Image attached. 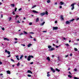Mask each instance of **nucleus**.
I'll use <instances>...</instances> for the list:
<instances>
[{"instance_id": "obj_15", "label": "nucleus", "mask_w": 79, "mask_h": 79, "mask_svg": "<svg viewBox=\"0 0 79 79\" xmlns=\"http://www.w3.org/2000/svg\"><path fill=\"white\" fill-rule=\"evenodd\" d=\"M47 60L49 61H50V57H48L47 58Z\"/></svg>"}, {"instance_id": "obj_9", "label": "nucleus", "mask_w": 79, "mask_h": 79, "mask_svg": "<svg viewBox=\"0 0 79 79\" xmlns=\"http://www.w3.org/2000/svg\"><path fill=\"white\" fill-rule=\"evenodd\" d=\"M47 77H49L50 76V74H50V72H48L47 73Z\"/></svg>"}, {"instance_id": "obj_59", "label": "nucleus", "mask_w": 79, "mask_h": 79, "mask_svg": "<svg viewBox=\"0 0 79 79\" xmlns=\"http://www.w3.org/2000/svg\"><path fill=\"white\" fill-rule=\"evenodd\" d=\"M16 43H18V41H15L14 42V44H16Z\"/></svg>"}, {"instance_id": "obj_50", "label": "nucleus", "mask_w": 79, "mask_h": 79, "mask_svg": "<svg viewBox=\"0 0 79 79\" xmlns=\"http://www.w3.org/2000/svg\"><path fill=\"white\" fill-rule=\"evenodd\" d=\"M70 56H73V54L71 53V54H70Z\"/></svg>"}, {"instance_id": "obj_18", "label": "nucleus", "mask_w": 79, "mask_h": 79, "mask_svg": "<svg viewBox=\"0 0 79 79\" xmlns=\"http://www.w3.org/2000/svg\"><path fill=\"white\" fill-rule=\"evenodd\" d=\"M7 74H11V73H10V70L7 71Z\"/></svg>"}, {"instance_id": "obj_60", "label": "nucleus", "mask_w": 79, "mask_h": 79, "mask_svg": "<svg viewBox=\"0 0 79 79\" xmlns=\"http://www.w3.org/2000/svg\"><path fill=\"white\" fill-rule=\"evenodd\" d=\"M27 56H25V58H27Z\"/></svg>"}, {"instance_id": "obj_21", "label": "nucleus", "mask_w": 79, "mask_h": 79, "mask_svg": "<svg viewBox=\"0 0 79 79\" xmlns=\"http://www.w3.org/2000/svg\"><path fill=\"white\" fill-rule=\"evenodd\" d=\"M23 32H24V34H27V33L24 31H23Z\"/></svg>"}, {"instance_id": "obj_35", "label": "nucleus", "mask_w": 79, "mask_h": 79, "mask_svg": "<svg viewBox=\"0 0 79 79\" xmlns=\"http://www.w3.org/2000/svg\"><path fill=\"white\" fill-rule=\"evenodd\" d=\"M19 64H19V62L17 64V66H19Z\"/></svg>"}, {"instance_id": "obj_42", "label": "nucleus", "mask_w": 79, "mask_h": 79, "mask_svg": "<svg viewBox=\"0 0 79 79\" xmlns=\"http://www.w3.org/2000/svg\"><path fill=\"white\" fill-rule=\"evenodd\" d=\"M12 14L14 15H15V12L14 11H13V12H12Z\"/></svg>"}, {"instance_id": "obj_47", "label": "nucleus", "mask_w": 79, "mask_h": 79, "mask_svg": "<svg viewBox=\"0 0 79 79\" xmlns=\"http://www.w3.org/2000/svg\"><path fill=\"white\" fill-rule=\"evenodd\" d=\"M22 10V8H20L19 10V11H21V10Z\"/></svg>"}, {"instance_id": "obj_62", "label": "nucleus", "mask_w": 79, "mask_h": 79, "mask_svg": "<svg viewBox=\"0 0 79 79\" xmlns=\"http://www.w3.org/2000/svg\"><path fill=\"white\" fill-rule=\"evenodd\" d=\"M43 32H47V31H43Z\"/></svg>"}, {"instance_id": "obj_64", "label": "nucleus", "mask_w": 79, "mask_h": 79, "mask_svg": "<svg viewBox=\"0 0 79 79\" xmlns=\"http://www.w3.org/2000/svg\"><path fill=\"white\" fill-rule=\"evenodd\" d=\"M39 20V18H38L37 19H36V20Z\"/></svg>"}, {"instance_id": "obj_19", "label": "nucleus", "mask_w": 79, "mask_h": 79, "mask_svg": "<svg viewBox=\"0 0 79 79\" xmlns=\"http://www.w3.org/2000/svg\"><path fill=\"white\" fill-rule=\"evenodd\" d=\"M68 77H69L70 78H71L72 77V76H71V75H68Z\"/></svg>"}, {"instance_id": "obj_52", "label": "nucleus", "mask_w": 79, "mask_h": 79, "mask_svg": "<svg viewBox=\"0 0 79 79\" xmlns=\"http://www.w3.org/2000/svg\"><path fill=\"white\" fill-rule=\"evenodd\" d=\"M16 58H18V57H19V56H15Z\"/></svg>"}, {"instance_id": "obj_25", "label": "nucleus", "mask_w": 79, "mask_h": 79, "mask_svg": "<svg viewBox=\"0 0 79 79\" xmlns=\"http://www.w3.org/2000/svg\"><path fill=\"white\" fill-rule=\"evenodd\" d=\"M27 76L28 77H32V76L30 74H28L27 75Z\"/></svg>"}, {"instance_id": "obj_39", "label": "nucleus", "mask_w": 79, "mask_h": 79, "mask_svg": "<svg viewBox=\"0 0 79 79\" xmlns=\"http://www.w3.org/2000/svg\"><path fill=\"white\" fill-rule=\"evenodd\" d=\"M69 73L71 75H72V74L71 73V72L70 71H69Z\"/></svg>"}, {"instance_id": "obj_29", "label": "nucleus", "mask_w": 79, "mask_h": 79, "mask_svg": "<svg viewBox=\"0 0 79 79\" xmlns=\"http://www.w3.org/2000/svg\"><path fill=\"white\" fill-rule=\"evenodd\" d=\"M29 56H30V58H32L34 57V56H33L29 55Z\"/></svg>"}, {"instance_id": "obj_33", "label": "nucleus", "mask_w": 79, "mask_h": 79, "mask_svg": "<svg viewBox=\"0 0 79 79\" xmlns=\"http://www.w3.org/2000/svg\"><path fill=\"white\" fill-rule=\"evenodd\" d=\"M10 60L12 61H13V62H15V60H13V59H11Z\"/></svg>"}, {"instance_id": "obj_32", "label": "nucleus", "mask_w": 79, "mask_h": 79, "mask_svg": "<svg viewBox=\"0 0 79 79\" xmlns=\"http://www.w3.org/2000/svg\"><path fill=\"white\" fill-rule=\"evenodd\" d=\"M17 10V8L15 7V12L16 11V10Z\"/></svg>"}, {"instance_id": "obj_58", "label": "nucleus", "mask_w": 79, "mask_h": 79, "mask_svg": "<svg viewBox=\"0 0 79 79\" xmlns=\"http://www.w3.org/2000/svg\"><path fill=\"white\" fill-rule=\"evenodd\" d=\"M58 60L59 61H60V58H59V57H58Z\"/></svg>"}, {"instance_id": "obj_55", "label": "nucleus", "mask_w": 79, "mask_h": 79, "mask_svg": "<svg viewBox=\"0 0 79 79\" xmlns=\"http://www.w3.org/2000/svg\"><path fill=\"white\" fill-rule=\"evenodd\" d=\"M59 8H60V9L62 8V6H59Z\"/></svg>"}, {"instance_id": "obj_17", "label": "nucleus", "mask_w": 79, "mask_h": 79, "mask_svg": "<svg viewBox=\"0 0 79 79\" xmlns=\"http://www.w3.org/2000/svg\"><path fill=\"white\" fill-rule=\"evenodd\" d=\"M31 45H32V44H28L27 45V47H30V46H31Z\"/></svg>"}, {"instance_id": "obj_57", "label": "nucleus", "mask_w": 79, "mask_h": 79, "mask_svg": "<svg viewBox=\"0 0 79 79\" xmlns=\"http://www.w3.org/2000/svg\"><path fill=\"white\" fill-rule=\"evenodd\" d=\"M33 40H34V41H36V40L35 38H34L33 39Z\"/></svg>"}, {"instance_id": "obj_22", "label": "nucleus", "mask_w": 79, "mask_h": 79, "mask_svg": "<svg viewBox=\"0 0 79 79\" xmlns=\"http://www.w3.org/2000/svg\"><path fill=\"white\" fill-rule=\"evenodd\" d=\"M37 6L36 5H34L32 6V8H35V7H36Z\"/></svg>"}, {"instance_id": "obj_6", "label": "nucleus", "mask_w": 79, "mask_h": 79, "mask_svg": "<svg viewBox=\"0 0 79 79\" xmlns=\"http://www.w3.org/2000/svg\"><path fill=\"white\" fill-rule=\"evenodd\" d=\"M51 71H52V73H55V69H54L52 67L51 68Z\"/></svg>"}, {"instance_id": "obj_48", "label": "nucleus", "mask_w": 79, "mask_h": 79, "mask_svg": "<svg viewBox=\"0 0 79 79\" xmlns=\"http://www.w3.org/2000/svg\"><path fill=\"white\" fill-rule=\"evenodd\" d=\"M3 15H2V14L1 15V17L2 18H3Z\"/></svg>"}, {"instance_id": "obj_43", "label": "nucleus", "mask_w": 79, "mask_h": 79, "mask_svg": "<svg viewBox=\"0 0 79 79\" xmlns=\"http://www.w3.org/2000/svg\"><path fill=\"white\" fill-rule=\"evenodd\" d=\"M23 33H22L20 34H19V35H23Z\"/></svg>"}, {"instance_id": "obj_49", "label": "nucleus", "mask_w": 79, "mask_h": 79, "mask_svg": "<svg viewBox=\"0 0 79 79\" xmlns=\"http://www.w3.org/2000/svg\"><path fill=\"white\" fill-rule=\"evenodd\" d=\"M74 71H77V69H74Z\"/></svg>"}, {"instance_id": "obj_51", "label": "nucleus", "mask_w": 79, "mask_h": 79, "mask_svg": "<svg viewBox=\"0 0 79 79\" xmlns=\"http://www.w3.org/2000/svg\"><path fill=\"white\" fill-rule=\"evenodd\" d=\"M67 57H68V55H67L65 56V58H67Z\"/></svg>"}, {"instance_id": "obj_14", "label": "nucleus", "mask_w": 79, "mask_h": 79, "mask_svg": "<svg viewBox=\"0 0 79 79\" xmlns=\"http://www.w3.org/2000/svg\"><path fill=\"white\" fill-rule=\"evenodd\" d=\"M60 4L61 5H63L64 4V2L61 1L60 2Z\"/></svg>"}, {"instance_id": "obj_46", "label": "nucleus", "mask_w": 79, "mask_h": 79, "mask_svg": "<svg viewBox=\"0 0 79 79\" xmlns=\"http://www.w3.org/2000/svg\"><path fill=\"white\" fill-rule=\"evenodd\" d=\"M18 17H19V16H18V15H16V17H15V18H18Z\"/></svg>"}, {"instance_id": "obj_2", "label": "nucleus", "mask_w": 79, "mask_h": 79, "mask_svg": "<svg viewBox=\"0 0 79 79\" xmlns=\"http://www.w3.org/2000/svg\"><path fill=\"white\" fill-rule=\"evenodd\" d=\"M73 21H74V20H70L69 21H66L65 24H69L71 23V22H73Z\"/></svg>"}, {"instance_id": "obj_7", "label": "nucleus", "mask_w": 79, "mask_h": 79, "mask_svg": "<svg viewBox=\"0 0 79 79\" xmlns=\"http://www.w3.org/2000/svg\"><path fill=\"white\" fill-rule=\"evenodd\" d=\"M60 18L61 20H64V18H63V15H60Z\"/></svg>"}, {"instance_id": "obj_45", "label": "nucleus", "mask_w": 79, "mask_h": 79, "mask_svg": "<svg viewBox=\"0 0 79 79\" xmlns=\"http://www.w3.org/2000/svg\"><path fill=\"white\" fill-rule=\"evenodd\" d=\"M33 63L34 62H32L30 63V64H33Z\"/></svg>"}, {"instance_id": "obj_37", "label": "nucleus", "mask_w": 79, "mask_h": 79, "mask_svg": "<svg viewBox=\"0 0 79 79\" xmlns=\"http://www.w3.org/2000/svg\"><path fill=\"white\" fill-rule=\"evenodd\" d=\"M30 34H34V33H33V32H30Z\"/></svg>"}, {"instance_id": "obj_8", "label": "nucleus", "mask_w": 79, "mask_h": 79, "mask_svg": "<svg viewBox=\"0 0 79 79\" xmlns=\"http://www.w3.org/2000/svg\"><path fill=\"white\" fill-rule=\"evenodd\" d=\"M33 13H39V12L37 11H36V10H33L32 11Z\"/></svg>"}, {"instance_id": "obj_1", "label": "nucleus", "mask_w": 79, "mask_h": 79, "mask_svg": "<svg viewBox=\"0 0 79 79\" xmlns=\"http://www.w3.org/2000/svg\"><path fill=\"white\" fill-rule=\"evenodd\" d=\"M48 48H49V51H53V50H55V49L54 48H52V46L49 45L48 46Z\"/></svg>"}, {"instance_id": "obj_28", "label": "nucleus", "mask_w": 79, "mask_h": 79, "mask_svg": "<svg viewBox=\"0 0 79 79\" xmlns=\"http://www.w3.org/2000/svg\"><path fill=\"white\" fill-rule=\"evenodd\" d=\"M65 45L66 46H67V47H68L69 45V44H65Z\"/></svg>"}, {"instance_id": "obj_10", "label": "nucleus", "mask_w": 79, "mask_h": 79, "mask_svg": "<svg viewBox=\"0 0 79 79\" xmlns=\"http://www.w3.org/2000/svg\"><path fill=\"white\" fill-rule=\"evenodd\" d=\"M4 40H7V41H10V40H9V39H7L6 38H4Z\"/></svg>"}, {"instance_id": "obj_61", "label": "nucleus", "mask_w": 79, "mask_h": 79, "mask_svg": "<svg viewBox=\"0 0 79 79\" xmlns=\"http://www.w3.org/2000/svg\"><path fill=\"white\" fill-rule=\"evenodd\" d=\"M10 56H11V55H9V56H7V57L8 58H9V57H10Z\"/></svg>"}, {"instance_id": "obj_3", "label": "nucleus", "mask_w": 79, "mask_h": 79, "mask_svg": "<svg viewBox=\"0 0 79 79\" xmlns=\"http://www.w3.org/2000/svg\"><path fill=\"white\" fill-rule=\"evenodd\" d=\"M75 4V3H73L70 6H72V8H71L72 10H73L74 9V5Z\"/></svg>"}, {"instance_id": "obj_54", "label": "nucleus", "mask_w": 79, "mask_h": 79, "mask_svg": "<svg viewBox=\"0 0 79 79\" xmlns=\"http://www.w3.org/2000/svg\"><path fill=\"white\" fill-rule=\"evenodd\" d=\"M17 59L18 60V61H19V58L18 57V58H17Z\"/></svg>"}, {"instance_id": "obj_23", "label": "nucleus", "mask_w": 79, "mask_h": 79, "mask_svg": "<svg viewBox=\"0 0 79 79\" xmlns=\"http://www.w3.org/2000/svg\"><path fill=\"white\" fill-rule=\"evenodd\" d=\"M73 78L74 79H79V78L76 77H74Z\"/></svg>"}, {"instance_id": "obj_30", "label": "nucleus", "mask_w": 79, "mask_h": 79, "mask_svg": "<svg viewBox=\"0 0 79 79\" xmlns=\"http://www.w3.org/2000/svg\"><path fill=\"white\" fill-rule=\"evenodd\" d=\"M47 3H49L50 2V0H48L47 1Z\"/></svg>"}, {"instance_id": "obj_44", "label": "nucleus", "mask_w": 79, "mask_h": 79, "mask_svg": "<svg viewBox=\"0 0 79 79\" xmlns=\"http://www.w3.org/2000/svg\"><path fill=\"white\" fill-rule=\"evenodd\" d=\"M2 30H3V31H4L5 30V28L4 27L2 28Z\"/></svg>"}, {"instance_id": "obj_27", "label": "nucleus", "mask_w": 79, "mask_h": 79, "mask_svg": "<svg viewBox=\"0 0 79 79\" xmlns=\"http://www.w3.org/2000/svg\"><path fill=\"white\" fill-rule=\"evenodd\" d=\"M21 45L22 46H23V47H25L26 46V45L24 44H21Z\"/></svg>"}, {"instance_id": "obj_16", "label": "nucleus", "mask_w": 79, "mask_h": 79, "mask_svg": "<svg viewBox=\"0 0 79 79\" xmlns=\"http://www.w3.org/2000/svg\"><path fill=\"white\" fill-rule=\"evenodd\" d=\"M55 70L56 71H58V72H60V70L58 69L57 68Z\"/></svg>"}, {"instance_id": "obj_56", "label": "nucleus", "mask_w": 79, "mask_h": 79, "mask_svg": "<svg viewBox=\"0 0 79 79\" xmlns=\"http://www.w3.org/2000/svg\"><path fill=\"white\" fill-rule=\"evenodd\" d=\"M79 18H77V19H75V20H79Z\"/></svg>"}, {"instance_id": "obj_12", "label": "nucleus", "mask_w": 79, "mask_h": 79, "mask_svg": "<svg viewBox=\"0 0 79 79\" xmlns=\"http://www.w3.org/2000/svg\"><path fill=\"white\" fill-rule=\"evenodd\" d=\"M27 60L28 61H30L31 60V57H30L29 56H28Z\"/></svg>"}, {"instance_id": "obj_36", "label": "nucleus", "mask_w": 79, "mask_h": 79, "mask_svg": "<svg viewBox=\"0 0 79 79\" xmlns=\"http://www.w3.org/2000/svg\"><path fill=\"white\" fill-rule=\"evenodd\" d=\"M5 53H7V52H8V50H7L6 49L5 50Z\"/></svg>"}, {"instance_id": "obj_13", "label": "nucleus", "mask_w": 79, "mask_h": 79, "mask_svg": "<svg viewBox=\"0 0 79 79\" xmlns=\"http://www.w3.org/2000/svg\"><path fill=\"white\" fill-rule=\"evenodd\" d=\"M45 23V22H44L43 23H42L40 24V26H43V25H44V23Z\"/></svg>"}, {"instance_id": "obj_31", "label": "nucleus", "mask_w": 79, "mask_h": 79, "mask_svg": "<svg viewBox=\"0 0 79 79\" xmlns=\"http://www.w3.org/2000/svg\"><path fill=\"white\" fill-rule=\"evenodd\" d=\"M74 50H75V51H77V48H74Z\"/></svg>"}, {"instance_id": "obj_41", "label": "nucleus", "mask_w": 79, "mask_h": 79, "mask_svg": "<svg viewBox=\"0 0 79 79\" xmlns=\"http://www.w3.org/2000/svg\"><path fill=\"white\" fill-rule=\"evenodd\" d=\"M29 25H32V23L30 22L29 23Z\"/></svg>"}, {"instance_id": "obj_20", "label": "nucleus", "mask_w": 79, "mask_h": 79, "mask_svg": "<svg viewBox=\"0 0 79 79\" xmlns=\"http://www.w3.org/2000/svg\"><path fill=\"white\" fill-rule=\"evenodd\" d=\"M23 55H22L20 57V59H21L22 58H23Z\"/></svg>"}, {"instance_id": "obj_4", "label": "nucleus", "mask_w": 79, "mask_h": 79, "mask_svg": "<svg viewBox=\"0 0 79 79\" xmlns=\"http://www.w3.org/2000/svg\"><path fill=\"white\" fill-rule=\"evenodd\" d=\"M45 15V13L43 12L40 14V16H44Z\"/></svg>"}, {"instance_id": "obj_38", "label": "nucleus", "mask_w": 79, "mask_h": 79, "mask_svg": "<svg viewBox=\"0 0 79 79\" xmlns=\"http://www.w3.org/2000/svg\"><path fill=\"white\" fill-rule=\"evenodd\" d=\"M14 40H18V39L16 38H15L14 39Z\"/></svg>"}, {"instance_id": "obj_5", "label": "nucleus", "mask_w": 79, "mask_h": 79, "mask_svg": "<svg viewBox=\"0 0 79 79\" xmlns=\"http://www.w3.org/2000/svg\"><path fill=\"white\" fill-rule=\"evenodd\" d=\"M58 27H53V30L54 31V30H57V29H58Z\"/></svg>"}, {"instance_id": "obj_24", "label": "nucleus", "mask_w": 79, "mask_h": 79, "mask_svg": "<svg viewBox=\"0 0 79 79\" xmlns=\"http://www.w3.org/2000/svg\"><path fill=\"white\" fill-rule=\"evenodd\" d=\"M11 6L13 7H15V5L14 4H11Z\"/></svg>"}, {"instance_id": "obj_11", "label": "nucleus", "mask_w": 79, "mask_h": 79, "mask_svg": "<svg viewBox=\"0 0 79 79\" xmlns=\"http://www.w3.org/2000/svg\"><path fill=\"white\" fill-rule=\"evenodd\" d=\"M27 73H31V74H32V71H31L30 70H28L27 71Z\"/></svg>"}, {"instance_id": "obj_40", "label": "nucleus", "mask_w": 79, "mask_h": 79, "mask_svg": "<svg viewBox=\"0 0 79 79\" xmlns=\"http://www.w3.org/2000/svg\"><path fill=\"white\" fill-rule=\"evenodd\" d=\"M57 23H58V22L57 21V20L55 21V23L56 24H57Z\"/></svg>"}, {"instance_id": "obj_53", "label": "nucleus", "mask_w": 79, "mask_h": 79, "mask_svg": "<svg viewBox=\"0 0 79 79\" xmlns=\"http://www.w3.org/2000/svg\"><path fill=\"white\" fill-rule=\"evenodd\" d=\"M20 22H19V20H18L17 21V23H20Z\"/></svg>"}, {"instance_id": "obj_26", "label": "nucleus", "mask_w": 79, "mask_h": 79, "mask_svg": "<svg viewBox=\"0 0 79 79\" xmlns=\"http://www.w3.org/2000/svg\"><path fill=\"white\" fill-rule=\"evenodd\" d=\"M48 12L47 11H46V12L45 13V15L46 14L47 15H48Z\"/></svg>"}, {"instance_id": "obj_63", "label": "nucleus", "mask_w": 79, "mask_h": 79, "mask_svg": "<svg viewBox=\"0 0 79 79\" xmlns=\"http://www.w3.org/2000/svg\"><path fill=\"white\" fill-rule=\"evenodd\" d=\"M11 17H10L9 20H11Z\"/></svg>"}, {"instance_id": "obj_34", "label": "nucleus", "mask_w": 79, "mask_h": 79, "mask_svg": "<svg viewBox=\"0 0 79 79\" xmlns=\"http://www.w3.org/2000/svg\"><path fill=\"white\" fill-rule=\"evenodd\" d=\"M7 53L8 54V55H10V52L9 51H8Z\"/></svg>"}]
</instances>
